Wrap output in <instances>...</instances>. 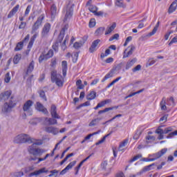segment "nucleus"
<instances>
[{"mask_svg":"<svg viewBox=\"0 0 177 177\" xmlns=\"http://www.w3.org/2000/svg\"><path fill=\"white\" fill-rule=\"evenodd\" d=\"M12 95L11 91H4L0 94V100L6 102V100H9L8 102H5L1 108V111L3 114H9L10 111H12V109L16 106V102L13 101V97H10ZM10 99V100H9Z\"/></svg>","mask_w":177,"mask_h":177,"instance_id":"nucleus-1","label":"nucleus"},{"mask_svg":"<svg viewBox=\"0 0 177 177\" xmlns=\"http://www.w3.org/2000/svg\"><path fill=\"white\" fill-rule=\"evenodd\" d=\"M34 138L28 134L21 133L15 137L14 143H32Z\"/></svg>","mask_w":177,"mask_h":177,"instance_id":"nucleus-2","label":"nucleus"},{"mask_svg":"<svg viewBox=\"0 0 177 177\" xmlns=\"http://www.w3.org/2000/svg\"><path fill=\"white\" fill-rule=\"evenodd\" d=\"M51 81L59 87L63 86V84H64L63 76L60 74H57V71H53L51 72Z\"/></svg>","mask_w":177,"mask_h":177,"instance_id":"nucleus-3","label":"nucleus"},{"mask_svg":"<svg viewBox=\"0 0 177 177\" xmlns=\"http://www.w3.org/2000/svg\"><path fill=\"white\" fill-rule=\"evenodd\" d=\"M168 151V149L167 148H164L161 149L160 151L153 153V155L150 156L151 157H153L152 158H143L142 161H145V162H150L153 161H156V160H158V158L162 157L165 153Z\"/></svg>","mask_w":177,"mask_h":177,"instance_id":"nucleus-4","label":"nucleus"},{"mask_svg":"<svg viewBox=\"0 0 177 177\" xmlns=\"http://www.w3.org/2000/svg\"><path fill=\"white\" fill-rule=\"evenodd\" d=\"M162 126L159 127L156 131V133H158V139L159 140H162V139H164V134H167V133H169V132H172V127H167L165 129H162Z\"/></svg>","mask_w":177,"mask_h":177,"instance_id":"nucleus-5","label":"nucleus"},{"mask_svg":"<svg viewBox=\"0 0 177 177\" xmlns=\"http://www.w3.org/2000/svg\"><path fill=\"white\" fill-rule=\"evenodd\" d=\"M28 152L32 156H41L45 153V150L41 148H37L34 145H32L28 147Z\"/></svg>","mask_w":177,"mask_h":177,"instance_id":"nucleus-6","label":"nucleus"},{"mask_svg":"<svg viewBox=\"0 0 177 177\" xmlns=\"http://www.w3.org/2000/svg\"><path fill=\"white\" fill-rule=\"evenodd\" d=\"M32 104H34V102L29 100L23 106V110L25 113H26L27 115H32Z\"/></svg>","mask_w":177,"mask_h":177,"instance_id":"nucleus-7","label":"nucleus"},{"mask_svg":"<svg viewBox=\"0 0 177 177\" xmlns=\"http://www.w3.org/2000/svg\"><path fill=\"white\" fill-rule=\"evenodd\" d=\"M44 19H45V16L43 15H40L38 18L36 22L34 24V25L32 27V31L31 34H34L39 27H41L42 24V21H44Z\"/></svg>","mask_w":177,"mask_h":177,"instance_id":"nucleus-8","label":"nucleus"},{"mask_svg":"<svg viewBox=\"0 0 177 177\" xmlns=\"http://www.w3.org/2000/svg\"><path fill=\"white\" fill-rule=\"evenodd\" d=\"M73 12H74V9L71 6H68L66 8V15L64 19V21H67V20H70L73 17Z\"/></svg>","mask_w":177,"mask_h":177,"instance_id":"nucleus-9","label":"nucleus"},{"mask_svg":"<svg viewBox=\"0 0 177 177\" xmlns=\"http://www.w3.org/2000/svg\"><path fill=\"white\" fill-rule=\"evenodd\" d=\"M50 24L46 23L44 24L41 31V37H46L49 35V32H50Z\"/></svg>","mask_w":177,"mask_h":177,"instance_id":"nucleus-10","label":"nucleus"},{"mask_svg":"<svg viewBox=\"0 0 177 177\" xmlns=\"http://www.w3.org/2000/svg\"><path fill=\"white\" fill-rule=\"evenodd\" d=\"M48 172V169L46 167H43L39 169V170H36L30 174V176H39L41 174H46Z\"/></svg>","mask_w":177,"mask_h":177,"instance_id":"nucleus-11","label":"nucleus"},{"mask_svg":"<svg viewBox=\"0 0 177 177\" xmlns=\"http://www.w3.org/2000/svg\"><path fill=\"white\" fill-rule=\"evenodd\" d=\"M66 30H68V24H67L62 27L59 32V35L58 36L59 42H62L63 41V39L64 38V32H66Z\"/></svg>","mask_w":177,"mask_h":177,"instance_id":"nucleus-12","label":"nucleus"},{"mask_svg":"<svg viewBox=\"0 0 177 177\" xmlns=\"http://www.w3.org/2000/svg\"><path fill=\"white\" fill-rule=\"evenodd\" d=\"M99 44H100V39L94 40L89 48L90 53H93L97 49V46H99Z\"/></svg>","mask_w":177,"mask_h":177,"instance_id":"nucleus-13","label":"nucleus"},{"mask_svg":"<svg viewBox=\"0 0 177 177\" xmlns=\"http://www.w3.org/2000/svg\"><path fill=\"white\" fill-rule=\"evenodd\" d=\"M42 120L44 125H55V124H57V120L55 118H44Z\"/></svg>","mask_w":177,"mask_h":177,"instance_id":"nucleus-14","label":"nucleus"},{"mask_svg":"<svg viewBox=\"0 0 177 177\" xmlns=\"http://www.w3.org/2000/svg\"><path fill=\"white\" fill-rule=\"evenodd\" d=\"M127 49H129V50L127 53V49L124 52L123 59H126V57H129L132 53H133V51L135 50V47L133 45H131L127 48Z\"/></svg>","mask_w":177,"mask_h":177,"instance_id":"nucleus-15","label":"nucleus"},{"mask_svg":"<svg viewBox=\"0 0 177 177\" xmlns=\"http://www.w3.org/2000/svg\"><path fill=\"white\" fill-rule=\"evenodd\" d=\"M50 114L53 117V118H60V116H59V115H57V109L56 108V105L53 104L51 105L50 107Z\"/></svg>","mask_w":177,"mask_h":177,"instance_id":"nucleus-16","label":"nucleus"},{"mask_svg":"<svg viewBox=\"0 0 177 177\" xmlns=\"http://www.w3.org/2000/svg\"><path fill=\"white\" fill-rule=\"evenodd\" d=\"M36 109L37 110H38V111H41V113H43V114L49 113V112H48V109H46V108H45V106H44V105L40 102H37Z\"/></svg>","mask_w":177,"mask_h":177,"instance_id":"nucleus-17","label":"nucleus"},{"mask_svg":"<svg viewBox=\"0 0 177 177\" xmlns=\"http://www.w3.org/2000/svg\"><path fill=\"white\" fill-rule=\"evenodd\" d=\"M45 131L46 132H48V133H53V135H57V133H59V129L53 127H47L45 128Z\"/></svg>","mask_w":177,"mask_h":177,"instance_id":"nucleus-18","label":"nucleus"},{"mask_svg":"<svg viewBox=\"0 0 177 177\" xmlns=\"http://www.w3.org/2000/svg\"><path fill=\"white\" fill-rule=\"evenodd\" d=\"M19 8H20V5L19 4L14 7L8 15V19H12V17H14L16 15V13H17Z\"/></svg>","mask_w":177,"mask_h":177,"instance_id":"nucleus-19","label":"nucleus"},{"mask_svg":"<svg viewBox=\"0 0 177 177\" xmlns=\"http://www.w3.org/2000/svg\"><path fill=\"white\" fill-rule=\"evenodd\" d=\"M109 167V164L107 163L106 160L103 161L101 163V168L102 169H104V171H108V173L106 174V175H109V174H110V172H111V168H108Z\"/></svg>","mask_w":177,"mask_h":177,"instance_id":"nucleus-20","label":"nucleus"},{"mask_svg":"<svg viewBox=\"0 0 177 177\" xmlns=\"http://www.w3.org/2000/svg\"><path fill=\"white\" fill-rule=\"evenodd\" d=\"M100 121H102V118H100L93 119L88 124V127H97Z\"/></svg>","mask_w":177,"mask_h":177,"instance_id":"nucleus-21","label":"nucleus"},{"mask_svg":"<svg viewBox=\"0 0 177 177\" xmlns=\"http://www.w3.org/2000/svg\"><path fill=\"white\" fill-rule=\"evenodd\" d=\"M129 140H124L119 145L118 150L119 151H125V146L128 145Z\"/></svg>","mask_w":177,"mask_h":177,"instance_id":"nucleus-22","label":"nucleus"},{"mask_svg":"<svg viewBox=\"0 0 177 177\" xmlns=\"http://www.w3.org/2000/svg\"><path fill=\"white\" fill-rule=\"evenodd\" d=\"M62 66L63 76L66 77L67 75V61H62Z\"/></svg>","mask_w":177,"mask_h":177,"instance_id":"nucleus-23","label":"nucleus"},{"mask_svg":"<svg viewBox=\"0 0 177 177\" xmlns=\"http://www.w3.org/2000/svg\"><path fill=\"white\" fill-rule=\"evenodd\" d=\"M177 0H175L170 6L169 8V13H174L176 10Z\"/></svg>","mask_w":177,"mask_h":177,"instance_id":"nucleus-24","label":"nucleus"},{"mask_svg":"<svg viewBox=\"0 0 177 177\" xmlns=\"http://www.w3.org/2000/svg\"><path fill=\"white\" fill-rule=\"evenodd\" d=\"M117 27V24L115 23H113L110 27H109L106 32H105V35H109V34H111L113 31H114V29Z\"/></svg>","mask_w":177,"mask_h":177,"instance_id":"nucleus-25","label":"nucleus"},{"mask_svg":"<svg viewBox=\"0 0 177 177\" xmlns=\"http://www.w3.org/2000/svg\"><path fill=\"white\" fill-rule=\"evenodd\" d=\"M138 59H136V58H133V59L127 62V64H126V70H129V68H131V67H132V66H133V64H135V63L137 62Z\"/></svg>","mask_w":177,"mask_h":177,"instance_id":"nucleus-26","label":"nucleus"},{"mask_svg":"<svg viewBox=\"0 0 177 177\" xmlns=\"http://www.w3.org/2000/svg\"><path fill=\"white\" fill-rule=\"evenodd\" d=\"M96 98V92L95 91H91L87 95L86 99L87 100H93Z\"/></svg>","mask_w":177,"mask_h":177,"instance_id":"nucleus-27","label":"nucleus"},{"mask_svg":"<svg viewBox=\"0 0 177 177\" xmlns=\"http://www.w3.org/2000/svg\"><path fill=\"white\" fill-rule=\"evenodd\" d=\"M50 12L52 17H55V16H56V14L57 13V7H56V5H52L50 8Z\"/></svg>","mask_w":177,"mask_h":177,"instance_id":"nucleus-28","label":"nucleus"},{"mask_svg":"<svg viewBox=\"0 0 177 177\" xmlns=\"http://www.w3.org/2000/svg\"><path fill=\"white\" fill-rule=\"evenodd\" d=\"M103 32H104V28L101 27L97 28L95 32V35L96 37H99L100 35H102Z\"/></svg>","mask_w":177,"mask_h":177,"instance_id":"nucleus-29","label":"nucleus"},{"mask_svg":"<svg viewBox=\"0 0 177 177\" xmlns=\"http://www.w3.org/2000/svg\"><path fill=\"white\" fill-rule=\"evenodd\" d=\"M23 46H24V44L23 43V41L17 43V46L15 48V52H19V50H21V49H23Z\"/></svg>","mask_w":177,"mask_h":177,"instance_id":"nucleus-30","label":"nucleus"},{"mask_svg":"<svg viewBox=\"0 0 177 177\" xmlns=\"http://www.w3.org/2000/svg\"><path fill=\"white\" fill-rule=\"evenodd\" d=\"M20 59H21V55L20 54L16 55L13 59L14 64H17L20 62Z\"/></svg>","mask_w":177,"mask_h":177,"instance_id":"nucleus-31","label":"nucleus"},{"mask_svg":"<svg viewBox=\"0 0 177 177\" xmlns=\"http://www.w3.org/2000/svg\"><path fill=\"white\" fill-rule=\"evenodd\" d=\"M109 103H111V100H105L102 101L101 102L98 103V105L100 107H104V106H106V104H109Z\"/></svg>","mask_w":177,"mask_h":177,"instance_id":"nucleus-32","label":"nucleus"},{"mask_svg":"<svg viewBox=\"0 0 177 177\" xmlns=\"http://www.w3.org/2000/svg\"><path fill=\"white\" fill-rule=\"evenodd\" d=\"M40 121H41V119L38 118H35L30 120L29 123L30 124V125H37V124H38V122H39Z\"/></svg>","mask_w":177,"mask_h":177,"instance_id":"nucleus-33","label":"nucleus"},{"mask_svg":"<svg viewBox=\"0 0 177 177\" xmlns=\"http://www.w3.org/2000/svg\"><path fill=\"white\" fill-rule=\"evenodd\" d=\"M110 135H111V133H109V134L104 136L102 140H100V141H98L97 142L95 143L96 146H99V145H102V143H103L104 142V140H106V139L110 136Z\"/></svg>","mask_w":177,"mask_h":177,"instance_id":"nucleus-34","label":"nucleus"},{"mask_svg":"<svg viewBox=\"0 0 177 177\" xmlns=\"http://www.w3.org/2000/svg\"><path fill=\"white\" fill-rule=\"evenodd\" d=\"M116 6L119 8H125V4L124 3V0H116L115 2Z\"/></svg>","mask_w":177,"mask_h":177,"instance_id":"nucleus-35","label":"nucleus"},{"mask_svg":"<svg viewBox=\"0 0 177 177\" xmlns=\"http://www.w3.org/2000/svg\"><path fill=\"white\" fill-rule=\"evenodd\" d=\"M34 61H32L28 67V70H27V74H28V73H32V71L34 70Z\"/></svg>","mask_w":177,"mask_h":177,"instance_id":"nucleus-36","label":"nucleus"},{"mask_svg":"<svg viewBox=\"0 0 177 177\" xmlns=\"http://www.w3.org/2000/svg\"><path fill=\"white\" fill-rule=\"evenodd\" d=\"M160 104L161 110H162V111L167 110V105L165 104V98H162Z\"/></svg>","mask_w":177,"mask_h":177,"instance_id":"nucleus-37","label":"nucleus"},{"mask_svg":"<svg viewBox=\"0 0 177 177\" xmlns=\"http://www.w3.org/2000/svg\"><path fill=\"white\" fill-rule=\"evenodd\" d=\"M83 46H84V42L82 41L75 42L73 44V48H75V49H80V48H81Z\"/></svg>","mask_w":177,"mask_h":177,"instance_id":"nucleus-38","label":"nucleus"},{"mask_svg":"<svg viewBox=\"0 0 177 177\" xmlns=\"http://www.w3.org/2000/svg\"><path fill=\"white\" fill-rule=\"evenodd\" d=\"M76 85L77 86V89H84V84H82V80H78L76 82Z\"/></svg>","mask_w":177,"mask_h":177,"instance_id":"nucleus-39","label":"nucleus"},{"mask_svg":"<svg viewBox=\"0 0 177 177\" xmlns=\"http://www.w3.org/2000/svg\"><path fill=\"white\" fill-rule=\"evenodd\" d=\"M75 164H77V161L74 160L71 162L65 168H66L68 171H70V169H71L75 165Z\"/></svg>","mask_w":177,"mask_h":177,"instance_id":"nucleus-40","label":"nucleus"},{"mask_svg":"<svg viewBox=\"0 0 177 177\" xmlns=\"http://www.w3.org/2000/svg\"><path fill=\"white\" fill-rule=\"evenodd\" d=\"M10 73H7L5 75L4 82H6V84H9V82H10Z\"/></svg>","mask_w":177,"mask_h":177,"instance_id":"nucleus-41","label":"nucleus"},{"mask_svg":"<svg viewBox=\"0 0 177 177\" xmlns=\"http://www.w3.org/2000/svg\"><path fill=\"white\" fill-rule=\"evenodd\" d=\"M24 175L23 171H16L12 174V177H21Z\"/></svg>","mask_w":177,"mask_h":177,"instance_id":"nucleus-42","label":"nucleus"},{"mask_svg":"<svg viewBox=\"0 0 177 177\" xmlns=\"http://www.w3.org/2000/svg\"><path fill=\"white\" fill-rule=\"evenodd\" d=\"M111 52H110V49H106L105 50V53H102L100 57L101 59H104V57H107V56H109V55H110Z\"/></svg>","mask_w":177,"mask_h":177,"instance_id":"nucleus-43","label":"nucleus"},{"mask_svg":"<svg viewBox=\"0 0 177 177\" xmlns=\"http://www.w3.org/2000/svg\"><path fill=\"white\" fill-rule=\"evenodd\" d=\"M44 55L47 59H50V57H53V50H49L48 53Z\"/></svg>","mask_w":177,"mask_h":177,"instance_id":"nucleus-44","label":"nucleus"},{"mask_svg":"<svg viewBox=\"0 0 177 177\" xmlns=\"http://www.w3.org/2000/svg\"><path fill=\"white\" fill-rule=\"evenodd\" d=\"M88 10L91 12V13H96V12H97V7L95 6H90L88 7Z\"/></svg>","mask_w":177,"mask_h":177,"instance_id":"nucleus-45","label":"nucleus"},{"mask_svg":"<svg viewBox=\"0 0 177 177\" xmlns=\"http://www.w3.org/2000/svg\"><path fill=\"white\" fill-rule=\"evenodd\" d=\"M88 26H89L90 28H93V27H95V26H96V21L95 20V19H92L90 20Z\"/></svg>","mask_w":177,"mask_h":177,"instance_id":"nucleus-46","label":"nucleus"},{"mask_svg":"<svg viewBox=\"0 0 177 177\" xmlns=\"http://www.w3.org/2000/svg\"><path fill=\"white\" fill-rule=\"evenodd\" d=\"M34 146H41L42 145V140H35L34 139V142H32Z\"/></svg>","mask_w":177,"mask_h":177,"instance_id":"nucleus-47","label":"nucleus"},{"mask_svg":"<svg viewBox=\"0 0 177 177\" xmlns=\"http://www.w3.org/2000/svg\"><path fill=\"white\" fill-rule=\"evenodd\" d=\"M39 95L40 96V97H41V99H43V100H45V102H46V95H45V91H41L39 92Z\"/></svg>","mask_w":177,"mask_h":177,"instance_id":"nucleus-48","label":"nucleus"},{"mask_svg":"<svg viewBox=\"0 0 177 177\" xmlns=\"http://www.w3.org/2000/svg\"><path fill=\"white\" fill-rule=\"evenodd\" d=\"M68 41V37L66 36L63 44H62V49L63 50H66V49L67 48V46H66V41Z\"/></svg>","mask_w":177,"mask_h":177,"instance_id":"nucleus-49","label":"nucleus"},{"mask_svg":"<svg viewBox=\"0 0 177 177\" xmlns=\"http://www.w3.org/2000/svg\"><path fill=\"white\" fill-rule=\"evenodd\" d=\"M57 64V59L56 57H54L51 59V67H56V65Z\"/></svg>","mask_w":177,"mask_h":177,"instance_id":"nucleus-50","label":"nucleus"},{"mask_svg":"<svg viewBox=\"0 0 177 177\" xmlns=\"http://www.w3.org/2000/svg\"><path fill=\"white\" fill-rule=\"evenodd\" d=\"M53 49L55 52H59V42L57 41L53 45Z\"/></svg>","mask_w":177,"mask_h":177,"instance_id":"nucleus-51","label":"nucleus"},{"mask_svg":"<svg viewBox=\"0 0 177 177\" xmlns=\"http://www.w3.org/2000/svg\"><path fill=\"white\" fill-rule=\"evenodd\" d=\"M141 68H142V66L140 64H138L132 69V71L133 73H136V71H140Z\"/></svg>","mask_w":177,"mask_h":177,"instance_id":"nucleus-52","label":"nucleus"},{"mask_svg":"<svg viewBox=\"0 0 177 177\" xmlns=\"http://www.w3.org/2000/svg\"><path fill=\"white\" fill-rule=\"evenodd\" d=\"M139 158H142V154H138L137 156H134L131 162H133L134 161H138V160H139Z\"/></svg>","mask_w":177,"mask_h":177,"instance_id":"nucleus-53","label":"nucleus"},{"mask_svg":"<svg viewBox=\"0 0 177 177\" xmlns=\"http://www.w3.org/2000/svg\"><path fill=\"white\" fill-rule=\"evenodd\" d=\"M157 30H158V25H156L155 27L153 28L152 32L149 33V35H154L157 32Z\"/></svg>","mask_w":177,"mask_h":177,"instance_id":"nucleus-54","label":"nucleus"},{"mask_svg":"<svg viewBox=\"0 0 177 177\" xmlns=\"http://www.w3.org/2000/svg\"><path fill=\"white\" fill-rule=\"evenodd\" d=\"M173 44H177V35L175 36L169 43V46H171Z\"/></svg>","mask_w":177,"mask_h":177,"instance_id":"nucleus-55","label":"nucleus"},{"mask_svg":"<svg viewBox=\"0 0 177 177\" xmlns=\"http://www.w3.org/2000/svg\"><path fill=\"white\" fill-rule=\"evenodd\" d=\"M171 34H174V32L172 30H170V31L167 32L165 35V41H168V39L169 38V35H171Z\"/></svg>","mask_w":177,"mask_h":177,"instance_id":"nucleus-56","label":"nucleus"},{"mask_svg":"<svg viewBox=\"0 0 177 177\" xmlns=\"http://www.w3.org/2000/svg\"><path fill=\"white\" fill-rule=\"evenodd\" d=\"M43 60H48V59L46 58V55H41L39 57V63H42Z\"/></svg>","mask_w":177,"mask_h":177,"instance_id":"nucleus-57","label":"nucleus"},{"mask_svg":"<svg viewBox=\"0 0 177 177\" xmlns=\"http://www.w3.org/2000/svg\"><path fill=\"white\" fill-rule=\"evenodd\" d=\"M118 38H120V35L116 33L109 39V41H114V39H118Z\"/></svg>","mask_w":177,"mask_h":177,"instance_id":"nucleus-58","label":"nucleus"},{"mask_svg":"<svg viewBox=\"0 0 177 177\" xmlns=\"http://www.w3.org/2000/svg\"><path fill=\"white\" fill-rule=\"evenodd\" d=\"M35 169V167L34 166H29L25 169V172H30L31 171H34Z\"/></svg>","mask_w":177,"mask_h":177,"instance_id":"nucleus-59","label":"nucleus"},{"mask_svg":"<svg viewBox=\"0 0 177 177\" xmlns=\"http://www.w3.org/2000/svg\"><path fill=\"white\" fill-rule=\"evenodd\" d=\"M31 10V6H28L25 10V16H28Z\"/></svg>","mask_w":177,"mask_h":177,"instance_id":"nucleus-60","label":"nucleus"},{"mask_svg":"<svg viewBox=\"0 0 177 177\" xmlns=\"http://www.w3.org/2000/svg\"><path fill=\"white\" fill-rule=\"evenodd\" d=\"M113 75V72H109L104 77H105V80H109V78H111Z\"/></svg>","mask_w":177,"mask_h":177,"instance_id":"nucleus-61","label":"nucleus"},{"mask_svg":"<svg viewBox=\"0 0 177 177\" xmlns=\"http://www.w3.org/2000/svg\"><path fill=\"white\" fill-rule=\"evenodd\" d=\"M177 136V131H175L174 132H171L169 134V136H167V139H169V138H172L173 136Z\"/></svg>","mask_w":177,"mask_h":177,"instance_id":"nucleus-62","label":"nucleus"},{"mask_svg":"<svg viewBox=\"0 0 177 177\" xmlns=\"http://www.w3.org/2000/svg\"><path fill=\"white\" fill-rule=\"evenodd\" d=\"M153 165H154V163L151 164V165H149L148 166H146L144 167V171L146 172L147 171H150V168H151V167H153Z\"/></svg>","mask_w":177,"mask_h":177,"instance_id":"nucleus-63","label":"nucleus"},{"mask_svg":"<svg viewBox=\"0 0 177 177\" xmlns=\"http://www.w3.org/2000/svg\"><path fill=\"white\" fill-rule=\"evenodd\" d=\"M156 62H157V60L156 59H149L148 62V66H153V64H154Z\"/></svg>","mask_w":177,"mask_h":177,"instance_id":"nucleus-64","label":"nucleus"}]
</instances>
